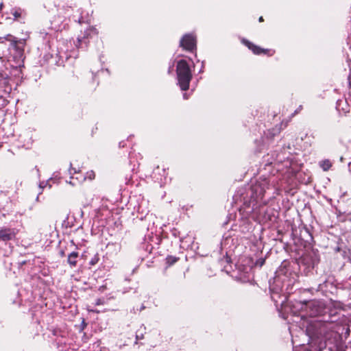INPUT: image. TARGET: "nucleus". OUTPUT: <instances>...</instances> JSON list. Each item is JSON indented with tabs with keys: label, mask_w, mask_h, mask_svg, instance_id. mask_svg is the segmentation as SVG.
<instances>
[{
	"label": "nucleus",
	"mask_w": 351,
	"mask_h": 351,
	"mask_svg": "<svg viewBox=\"0 0 351 351\" xmlns=\"http://www.w3.org/2000/svg\"><path fill=\"white\" fill-rule=\"evenodd\" d=\"M293 313L289 327L294 351H319L315 344L329 338L333 329V321L327 315L328 308L322 301H295L291 306Z\"/></svg>",
	"instance_id": "nucleus-1"
},
{
	"label": "nucleus",
	"mask_w": 351,
	"mask_h": 351,
	"mask_svg": "<svg viewBox=\"0 0 351 351\" xmlns=\"http://www.w3.org/2000/svg\"><path fill=\"white\" fill-rule=\"evenodd\" d=\"M269 186L267 178H260L249 188L245 196L243 197L244 189H241L237 191L234 198L238 201L239 197L240 201L243 202V205L239 208V215L242 219H245L239 226L241 232L244 233L252 229L249 218L258 223H266L271 220V209L266 206L267 201L264 199V195Z\"/></svg>",
	"instance_id": "nucleus-2"
},
{
	"label": "nucleus",
	"mask_w": 351,
	"mask_h": 351,
	"mask_svg": "<svg viewBox=\"0 0 351 351\" xmlns=\"http://www.w3.org/2000/svg\"><path fill=\"white\" fill-rule=\"evenodd\" d=\"M297 274L291 269L289 263L283 262L276 272L273 282H269L271 299L276 306H284L287 295L293 292V287L298 279Z\"/></svg>",
	"instance_id": "nucleus-3"
},
{
	"label": "nucleus",
	"mask_w": 351,
	"mask_h": 351,
	"mask_svg": "<svg viewBox=\"0 0 351 351\" xmlns=\"http://www.w3.org/2000/svg\"><path fill=\"white\" fill-rule=\"evenodd\" d=\"M319 263V256L317 251L311 250L306 252L298 261V267L301 272L305 275L313 273L315 267Z\"/></svg>",
	"instance_id": "nucleus-4"
},
{
	"label": "nucleus",
	"mask_w": 351,
	"mask_h": 351,
	"mask_svg": "<svg viewBox=\"0 0 351 351\" xmlns=\"http://www.w3.org/2000/svg\"><path fill=\"white\" fill-rule=\"evenodd\" d=\"M176 73L178 84L182 90L189 89L190 82L192 79V73L189 65L185 60H180L177 63Z\"/></svg>",
	"instance_id": "nucleus-5"
},
{
	"label": "nucleus",
	"mask_w": 351,
	"mask_h": 351,
	"mask_svg": "<svg viewBox=\"0 0 351 351\" xmlns=\"http://www.w3.org/2000/svg\"><path fill=\"white\" fill-rule=\"evenodd\" d=\"M196 36L193 34H186L180 41V46L184 50L193 51L196 49Z\"/></svg>",
	"instance_id": "nucleus-6"
},
{
	"label": "nucleus",
	"mask_w": 351,
	"mask_h": 351,
	"mask_svg": "<svg viewBox=\"0 0 351 351\" xmlns=\"http://www.w3.org/2000/svg\"><path fill=\"white\" fill-rule=\"evenodd\" d=\"M93 34L96 35L97 34V32L96 28L93 27H90L84 33L83 36H78L77 38V44L76 45V47L77 48L80 49H85L88 46V38L90 37Z\"/></svg>",
	"instance_id": "nucleus-7"
},
{
	"label": "nucleus",
	"mask_w": 351,
	"mask_h": 351,
	"mask_svg": "<svg viewBox=\"0 0 351 351\" xmlns=\"http://www.w3.org/2000/svg\"><path fill=\"white\" fill-rule=\"evenodd\" d=\"M18 230L16 228L3 227L0 229V241L7 242L16 238Z\"/></svg>",
	"instance_id": "nucleus-8"
},
{
	"label": "nucleus",
	"mask_w": 351,
	"mask_h": 351,
	"mask_svg": "<svg viewBox=\"0 0 351 351\" xmlns=\"http://www.w3.org/2000/svg\"><path fill=\"white\" fill-rule=\"evenodd\" d=\"M5 41L10 42L11 47L14 49H16L19 55L22 54V49H19L17 47V43H18L17 39L11 34H7L5 36L0 37V49H1L2 48L8 49Z\"/></svg>",
	"instance_id": "nucleus-9"
},
{
	"label": "nucleus",
	"mask_w": 351,
	"mask_h": 351,
	"mask_svg": "<svg viewBox=\"0 0 351 351\" xmlns=\"http://www.w3.org/2000/svg\"><path fill=\"white\" fill-rule=\"evenodd\" d=\"M242 43L245 46H247L250 50H252L254 54L260 55L261 53H267V52L268 51L267 49H262L260 47L254 45L252 43L250 42L246 39H243Z\"/></svg>",
	"instance_id": "nucleus-10"
},
{
	"label": "nucleus",
	"mask_w": 351,
	"mask_h": 351,
	"mask_svg": "<svg viewBox=\"0 0 351 351\" xmlns=\"http://www.w3.org/2000/svg\"><path fill=\"white\" fill-rule=\"evenodd\" d=\"M121 248V244L119 243H109L106 246L107 253L109 254H117Z\"/></svg>",
	"instance_id": "nucleus-11"
},
{
	"label": "nucleus",
	"mask_w": 351,
	"mask_h": 351,
	"mask_svg": "<svg viewBox=\"0 0 351 351\" xmlns=\"http://www.w3.org/2000/svg\"><path fill=\"white\" fill-rule=\"evenodd\" d=\"M78 257V252H73L70 253L68 256V263L72 267H74L77 265V259Z\"/></svg>",
	"instance_id": "nucleus-12"
},
{
	"label": "nucleus",
	"mask_w": 351,
	"mask_h": 351,
	"mask_svg": "<svg viewBox=\"0 0 351 351\" xmlns=\"http://www.w3.org/2000/svg\"><path fill=\"white\" fill-rule=\"evenodd\" d=\"M10 14L13 16L14 20H18L22 17L23 10L20 8H14L11 10Z\"/></svg>",
	"instance_id": "nucleus-13"
},
{
	"label": "nucleus",
	"mask_w": 351,
	"mask_h": 351,
	"mask_svg": "<svg viewBox=\"0 0 351 351\" xmlns=\"http://www.w3.org/2000/svg\"><path fill=\"white\" fill-rule=\"evenodd\" d=\"M319 165L326 171L331 167L332 163L329 160H324L319 162Z\"/></svg>",
	"instance_id": "nucleus-14"
},
{
	"label": "nucleus",
	"mask_w": 351,
	"mask_h": 351,
	"mask_svg": "<svg viewBox=\"0 0 351 351\" xmlns=\"http://www.w3.org/2000/svg\"><path fill=\"white\" fill-rule=\"evenodd\" d=\"M75 21H77L79 23H90V16L87 15L86 17L82 16L77 20L74 19Z\"/></svg>",
	"instance_id": "nucleus-15"
},
{
	"label": "nucleus",
	"mask_w": 351,
	"mask_h": 351,
	"mask_svg": "<svg viewBox=\"0 0 351 351\" xmlns=\"http://www.w3.org/2000/svg\"><path fill=\"white\" fill-rule=\"evenodd\" d=\"M95 172L93 171H90L86 172V174L84 178V180L88 179L90 180H92L95 178Z\"/></svg>",
	"instance_id": "nucleus-16"
},
{
	"label": "nucleus",
	"mask_w": 351,
	"mask_h": 351,
	"mask_svg": "<svg viewBox=\"0 0 351 351\" xmlns=\"http://www.w3.org/2000/svg\"><path fill=\"white\" fill-rule=\"evenodd\" d=\"M167 263L169 264V265H173V263H175L176 262H177L178 261V258L175 257V256H169L167 258Z\"/></svg>",
	"instance_id": "nucleus-17"
},
{
	"label": "nucleus",
	"mask_w": 351,
	"mask_h": 351,
	"mask_svg": "<svg viewBox=\"0 0 351 351\" xmlns=\"http://www.w3.org/2000/svg\"><path fill=\"white\" fill-rule=\"evenodd\" d=\"M265 259L263 258H261L259 259H258L256 262V265L257 266H259V267H262L264 264H265Z\"/></svg>",
	"instance_id": "nucleus-18"
},
{
	"label": "nucleus",
	"mask_w": 351,
	"mask_h": 351,
	"mask_svg": "<svg viewBox=\"0 0 351 351\" xmlns=\"http://www.w3.org/2000/svg\"><path fill=\"white\" fill-rule=\"evenodd\" d=\"M58 54H59L60 58L62 62H63V58L68 59L69 57H71V56H68L65 53L59 52Z\"/></svg>",
	"instance_id": "nucleus-19"
},
{
	"label": "nucleus",
	"mask_w": 351,
	"mask_h": 351,
	"mask_svg": "<svg viewBox=\"0 0 351 351\" xmlns=\"http://www.w3.org/2000/svg\"><path fill=\"white\" fill-rule=\"evenodd\" d=\"M105 304V300L104 298H98L95 302V305H103Z\"/></svg>",
	"instance_id": "nucleus-20"
},
{
	"label": "nucleus",
	"mask_w": 351,
	"mask_h": 351,
	"mask_svg": "<svg viewBox=\"0 0 351 351\" xmlns=\"http://www.w3.org/2000/svg\"><path fill=\"white\" fill-rule=\"evenodd\" d=\"M99 258L97 256H95L94 258H93L90 262V264L93 265H95L97 261H98Z\"/></svg>",
	"instance_id": "nucleus-21"
},
{
	"label": "nucleus",
	"mask_w": 351,
	"mask_h": 351,
	"mask_svg": "<svg viewBox=\"0 0 351 351\" xmlns=\"http://www.w3.org/2000/svg\"><path fill=\"white\" fill-rule=\"evenodd\" d=\"M274 130L275 132H278V130ZM268 134H269V135H271V136H275L276 132H271L270 130H269V131H268Z\"/></svg>",
	"instance_id": "nucleus-22"
},
{
	"label": "nucleus",
	"mask_w": 351,
	"mask_h": 351,
	"mask_svg": "<svg viewBox=\"0 0 351 351\" xmlns=\"http://www.w3.org/2000/svg\"><path fill=\"white\" fill-rule=\"evenodd\" d=\"M76 172H77V171H76V170H75V169L71 168V169H69V173H70V174L75 173Z\"/></svg>",
	"instance_id": "nucleus-23"
},
{
	"label": "nucleus",
	"mask_w": 351,
	"mask_h": 351,
	"mask_svg": "<svg viewBox=\"0 0 351 351\" xmlns=\"http://www.w3.org/2000/svg\"><path fill=\"white\" fill-rule=\"evenodd\" d=\"M302 109V106H300L298 107V108L295 111V113H298V112H300L301 110Z\"/></svg>",
	"instance_id": "nucleus-24"
},
{
	"label": "nucleus",
	"mask_w": 351,
	"mask_h": 351,
	"mask_svg": "<svg viewBox=\"0 0 351 351\" xmlns=\"http://www.w3.org/2000/svg\"><path fill=\"white\" fill-rule=\"evenodd\" d=\"M136 339H143V335H136Z\"/></svg>",
	"instance_id": "nucleus-25"
},
{
	"label": "nucleus",
	"mask_w": 351,
	"mask_h": 351,
	"mask_svg": "<svg viewBox=\"0 0 351 351\" xmlns=\"http://www.w3.org/2000/svg\"><path fill=\"white\" fill-rule=\"evenodd\" d=\"M39 186L40 188H44L45 186H44L43 182H40Z\"/></svg>",
	"instance_id": "nucleus-26"
},
{
	"label": "nucleus",
	"mask_w": 351,
	"mask_h": 351,
	"mask_svg": "<svg viewBox=\"0 0 351 351\" xmlns=\"http://www.w3.org/2000/svg\"><path fill=\"white\" fill-rule=\"evenodd\" d=\"M145 306L143 304H142L141 308H140V311H142V310L145 309Z\"/></svg>",
	"instance_id": "nucleus-27"
},
{
	"label": "nucleus",
	"mask_w": 351,
	"mask_h": 351,
	"mask_svg": "<svg viewBox=\"0 0 351 351\" xmlns=\"http://www.w3.org/2000/svg\"><path fill=\"white\" fill-rule=\"evenodd\" d=\"M5 56V53L3 51L1 54H0V58L1 59L3 58V56Z\"/></svg>",
	"instance_id": "nucleus-28"
},
{
	"label": "nucleus",
	"mask_w": 351,
	"mask_h": 351,
	"mask_svg": "<svg viewBox=\"0 0 351 351\" xmlns=\"http://www.w3.org/2000/svg\"><path fill=\"white\" fill-rule=\"evenodd\" d=\"M0 77H4V75H3V73H2V71L1 70H0Z\"/></svg>",
	"instance_id": "nucleus-29"
},
{
	"label": "nucleus",
	"mask_w": 351,
	"mask_h": 351,
	"mask_svg": "<svg viewBox=\"0 0 351 351\" xmlns=\"http://www.w3.org/2000/svg\"><path fill=\"white\" fill-rule=\"evenodd\" d=\"M183 97H184V99H186L188 98V97H187V96H186V93H184V94L183 95Z\"/></svg>",
	"instance_id": "nucleus-30"
},
{
	"label": "nucleus",
	"mask_w": 351,
	"mask_h": 351,
	"mask_svg": "<svg viewBox=\"0 0 351 351\" xmlns=\"http://www.w3.org/2000/svg\"><path fill=\"white\" fill-rule=\"evenodd\" d=\"M60 255H61L62 256H63L64 255V251H61V252H60Z\"/></svg>",
	"instance_id": "nucleus-31"
},
{
	"label": "nucleus",
	"mask_w": 351,
	"mask_h": 351,
	"mask_svg": "<svg viewBox=\"0 0 351 351\" xmlns=\"http://www.w3.org/2000/svg\"><path fill=\"white\" fill-rule=\"evenodd\" d=\"M3 8V3H0V11L2 10Z\"/></svg>",
	"instance_id": "nucleus-32"
},
{
	"label": "nucleus",
	"mask_w": 351,
	"mask_h": 351,
	"mask_svg": "<svg viewBox=\"0 0 351 351\" xmlns=\"http://www.w3.org/2000/svg\"><path fill=\"white\" fill-rule=\"evenodd\" d=\"M258 20L260 22L263 21V16H261Z\"/></svg>",
	"instance_id": "nucleus-33"
},
{
	"label": "nucleus",
	"mask_w": 351,
	"mask_h": 351,
	"mask_svg": "<svg viewBox=\"0 0 351 351\" xmlns=\"http://www.w3.org/2000/svg\"><path fill=\"white\" fill-rule=\"evenodd\" d=\"M349 86L351 88V80H349Z\"/></svg>",
	"instance_id": "nucleus-34"
},
{
	"label": "nucleus",
	"mask_w": 351,
	"mask_h": 351,
	"mask_svg": "<svg viewBox=\"0 0 351 351\" xmlns=\"http://www.w3.org/2000/svg\"><path fill=\"white\" fill-rule=\"evenodd\" d=\"M119 146H120V147H124V145H122V143H119Z\"/></svg>",
	"instance_id": "nucleus-35"
}]
</instances>
